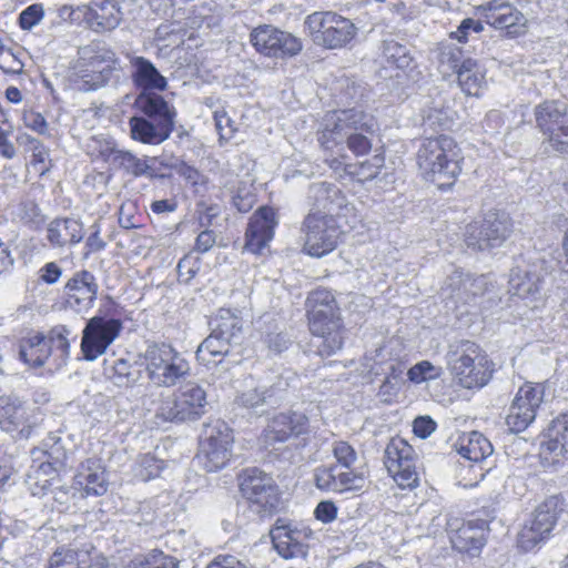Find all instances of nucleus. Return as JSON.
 Listing matches in <instances>:
<instances>
[{
    "label": "nucleus",
    "instance_id": "17",
    "mask_svg": "<svg viewBox=\"0 0 568 568\" xmlns=\"http://www.w3.org/2000/svg\"><path fill=\"white\" fill-rule=\"evenodd\" d=\"M243 496L264 511H271L277 505V493L272 477L257 468L244 470L241 481Z\"/></svg>",
    "mask_w": 568,
    "mask_h": 568
},
{
    "label": "nucleus",
    "instance_id": "4",
    "mask_svg": "<svg viewBox=\"0 0 568 568\" xmlns=\"http://www.w3.org/2000/svg\"><path fill=\"white\" fill-rule=\"evenodd\" d=\"M149 379L160 387H173L190 375L187 359L172 345L154 343L139 355Z\"/></svg>",
    "mask_w": 568,
    "mask_h": 568
},
{
    "label": "nucleus",
    "instance_id": "36",
    "mask_svg": "<svg viewBox=\"0 0 568 568\" xmlns=\"http://www.w3.org/2000/svg\"><path fill=\"white\" fill-rule=\"evenodd\" d=\"M458 453L473 462H480L493 453V445L479 432H470L463 435L458 442Z\"/></svg>",
    "mask_w": 568,
    "mask_h": 568
},
{
    "label": "nucleus",
    "instance_id": "40",
    "mask_svg": "<svg viewBox=\"0 0 568 568\" xmlns=\"http://www.w3.org/2000/svg\"><path fill=\"white\" fill-rule=\"evenodd\" d=\"M114 169L123 170L126 174L134 178L140 176H155V172L148 159H140L130 151L121 150L118 155L113 158Z\"/></svg>",
    "mask_w": 568,
    "mask_h": 568
},
{
    "label": "nucleus",
    "instance_id": "41",
    "mask_svg": "<svg viewBox=\"0 0 568 568\" xmlns=\"http://www.w3.org/2000/svg\"><path fill=\"white\" fill-rule=\"evenodd\" d=\"M210 325L213 332H216L221 337L231 342L241 334L243 320L233 311L221 308L214 318H212Z\"/></svg>",
    "mask_w": 568,
    "mask_h": 568
},
{
    "label": "nucleus",
    "instance_id": "11",
    "mask_svg": "<svg viewBox=\"0 0 568 568\" xmlns=\"http://www.w3.org/2000/svg\"><path fill=\"white\" fill-rule=\"evenodd\" d=\"M561 511L562 503L559 497L551 496L542 501L535 509L531 519L520 530L518 546L524 551H530L547 539Z\"/></svg>",
    "mask_w": 568,
    "mask_h": 568
},
{
    "label": "nucleus",
    "instance_id": "47",
    "mask_svg": "<svg viewBox=\"0 0 568 568\" xmlns=\"http://www.w3.org/2000/svg\"><path fill=\"white\" fill-rule=\"evenodd\" d=\"M111 71L103 69L94 71V69L83 65L77 74L75 85L81 91H93L104 87L111 79Z\"/></svg>",
    "mask_w": 568,
    "mask_h": 568
},
{
    "label": "nucleus",
    "instance_id": "12",
    "mask_svg": "<svg viewBox=\"0 0 568 568\" xmlns=\"http://www.w3.org/2000/svg\"><path fill=\"white\" fill-rule=\"evenodd\" d=\"M233 440L232 430L226 424L217 422L207 426L197 454L200 464L207 471L223 468L230 460Z\"/></svg>",
    "mask_w": 568,
    "mask_h": 568
},
{
    "label": "nucleus",
    "instance_id": "28",
    "mask_svg": "<svg viewBox=\"0 0 568 568\" xmlns=\"http://www.w3.org/2000/svg\"><path fill=\"white\" fill-rule=\"evenodd\" d=\"M83 235V225L75 219H55L47 227V240L54 247L77 244Z\"/></svg>",
    "mask_w": 568,
    "mask_h": 568
},
{
    "label": "nucleus",
    "instance_id": "29",
    "mask_svg": "<svg viewBox=\"0 0 568 568\" xmlns=\"http://www.w3.org/2000/svg\"><path fill=\"white\" fill-rule=\"evenodd\" d=\"M131 138L144 144H160L169 139L174 130L170 122H156L153 124L142 116H133L129 121Z\"/></svg>",
    "mask_w": 568,
    "mask_h": 568
},
{
    "label": "nucleus",
    "instance_id": "1",
    "mask_svg": "<svg viewBox=\"0 0 568 568\" xmlns=\"http://www.w3.org/2000/svg\"><path fill=\"white\" fill-rule=\"evenodd\" d=\"M318 132V142L325 151H345V143L355 155H364L372 149L367 134L375 131L372 115L358 109L338 110L327 113Z\"/></svg>",
    "mask_w": 568,
    "mask_h": 568
},
{
    "label": "nucleus",
    "instance_id": "31",
    "mask_svg": "<svg viewBox=\"0 0 568 568\" xmlns=\"http://www.w3.org/2000/svg\"><path fill=\"white\" fill-rule=\"evenodd\" d=\"M446 285L452 290V296L464 303H469L474 297L483 295L488 288L484 276L471 277L458 271L448 277Z\"/></svg>",
    "mask_w": 568,
    "mask_h": 568
},
{
    "label": "nucleus",
    "instance_id": "10",
    "mask_svg": "<svg viewBox=\"0 0 568 568\" xmlns=\"http://www.w3.org/2000/svg\"><path fill=\"white\" fill-rule=\"evenodd\" d=\"M513 230L514 223L508 213L489 211L481 222L467 225L465 241L474 250L498 247L510 236Z\"/></svg>",
    "mask_w": 568,
    "mask_h": 568
},
{
    "label": "nucleus",
    "instance_id": "49",
    "mask_svg": "<svg viewBox=\"0 0 568 568\" xmlns=\"http://www.w3.org/2000/svg\"><path fill=\"white\" fill-rule=\"evenodd\" d=\"M125 568H179V561L162 551L154 550L145 557H136Z\"/></svg>",
    "mask_w": 568,
    "mask_h": 568
},
{
    "label": "nucleus",
    "instance_id": "13",
    "mask_svg": "<svg viewBox=\"0 0 568 568\" xmlns=\"http://www.w3.org/2000/svg\"><path fill=\"white\" fill-rule=\"evenodd\" d=\"M122 329L119 320L105 316L90 318L82 332L81 351L85 359L94 361L103 355Z\"/></svg>",
    "mask_w": 568,
    "mask_h": 568
},
{
    "label": "nucleus",
    "instance_id": "34",
    "mask_svg": "<svg viewBox=\"0 0 568 568\" xmlns=\"http://www.w3.org/2000/svg\"><path fill=\"white\" fill-rule=\"evenodd\" d=\"M51 354L47 337L40 333L26 337L20 343L19 357L30 367H41Z\"/></svg>",
    "mask_w": 568,
    "mask_h": 568
},
{
    "label": "nucleus",
    "instance_id": "38",
    "mask_svg": "<svg viewBox=\"0 0 568 568\" xmlns=\"http://www.w3.org/2000/svg\"><path fill=\"white\" fill-rule=\"evenodd\" d=\"M82 60L88 68L94 69V71L103 70L104 68L109 69L111 75L119 64L115 52L99 43L84 48L82 50Z\"/></svg>",
    "mask_w": 568,
    "mask_h": 568
},
{
    "label": "nucleus",
    "instance_id": "6",
    "mask_svg": "<svg viewBox=\"0 0 568 568\" xmlns=\"http://www.w3.org/2000/svg\"><path fill=\"white\" fill-rule=\"evenodd\" d=\"M206 405V392L195 383H187L162 398L155 416L163 422L195 420L204 415Z\"/></svg>",
    "mask_w": 568,
    "mask_h": 568
},
{
    "label": "nucleus",
    "instance_id": "24",
    "mask_svg": "<svg viewBox=\"0 0 568 568\" xmlns=\"http://www.w3.org/2000/svg\"><path fill=\"white\" fill-rule=\"evenodd\" d=\"M123 13L115 0H92L84 13L89 28L97 33L110 32L119 27Z\"/></svg>",
    "mask_w": 568,
    "mask_h": 568
},
{
    "label": "nucleus",
    "instance_id": "45",
    "mask_svg": "<svg viewBox=\"0 0 568 568\" xmlns=\"http://www.w3.org/2000/svg\"><path fill=\"white\" fill-rule=\"evenodd\" d=\"M520 398L521 395L515 396L506 417V424L509 427V429L514 433L525 430L536 417L537 408H532L531 405H528L527 407L520 406L518 404V402H520Z\"/></svg>",
    "mask_w": 568,
    "mask_h": 568
},
{
    "label": "nucleus",
    "instance_id": "62",
    "mask_svg": "<svg viewBox=\"0 0 568 568\" xmlns=\"http://www.w3.org/2000/svg\"><path fill=\"white\" fill-rule=\"evenodd\" d=\"M32 144L33 153L30 164L38 174L43 175L50 169L49 151L37 140H32Z\"/></svg>",
    "mask_w": 568,
    "mask_h": 568
},
{
    "label": "nucleus",
    "instance_id": "19",
    "mask_svg": "<svg viewBox=\"0 0 568 568\" xmlns=\"http://www.w3.org/2000/svg\"><path fill=\"white\" fill-rule=\"evenodd\" d=\"M276 225V213L272 207L263 206L257 210L250 219L244 248L253 254H262L273 239Z\"/></svg>",
    "mask_w": 568,
    "mask_h": 568
},
{
    "label": "nucleus",
    "instance_id": "58",
    "mask_svg": "<svg viewBox=\"0 0 568 568\" xmlns=\"http://www.w3.org/2000/svg\"><path fill=\"white\" fill-rule=\"evenodd\" d=\"M438 62L443 73L450 70L457 72L462 63L460 49L454 45H444L438 54Z\"/></svg>",
    "mask_w": 568,
    "mask_h": 568
},
{
    "label": "nucleus",
    "instance_id": "42",
    "mask_svg": "<svg viewBox=\"0 0 568 568\" xmlns=\"http://www.w3.org/2000/svg\"><path fill=\"white\" fill-rule=\"evenodd\" d=\"M23 417L22 402L13 395L0 396V427L3 430H14Z\"/></svg>",
    "mask_w": 568,
    "mask_h": 568
},
{
    "label": "nucleus",
    "instance_id": "35",
    "mask_svg": "<svg viewBox=\"0 0 568 568\" xmlns=\"http://www.w3.org/2000/svg\"><path fill=\"white\" fill-rule=\"evenodd\" d=\"M383 59L386 62V65H384L379 72L382 78L388 77V69L394 68L399 71H404L409 68L413 62L409 49L395 40H385L383 42ZM389 78L398 79L400 78V73L396 72L395 75L389 74Z\"/></svg>",
    "mask_w": 568,
    "mask_h": 568
},
{
    "label": "nucleus",
    "instance_id": "27",
    "mask_svg": "<svg viewBox=\"0 0 568 568\" xmlns=\"http://www.w3.org/2000/svg\"><path fill=\"white\" fill-rule=\"evenodd\" d=\"M129 61L132 81L142 92L162 91L166 88V79L150 60L144 57L130 55Z\"/></svg>",
    "mask_w": 568,
    "mask_h": 568
},
{
    "label": "nucleus",
    "instance_id": "43",
    "mask_svg": "<svg viewBox=\"0 0 568 568\" xmlns=\"http://www.w3.org/2000/svg\"><path fill=\"white\" fill-rule=\"evenodd\" d=\"M452 542L458 550L475 555L483 548L485 540L481 531L467 524L453 535Z\"/></svg>",
    "mask_w": 568,
    "mask_h": 568
},
{
    "label": "nucleus",
    "instance_id": "44",
    "mask_svg": "<svg viewBox=\"0 0 568 568\" xmlns=\"http://www.w3.org/2000/svg\"><path fill=\"white\" fill-rule=\"evenodd\" d=\"M520 398L521 395L515 396L506 417V424L509 427V429L514 433L525 430L536 417L537 408H532L531 405H528L527 407L520 406L518 404V402H520Z\"/></svg>",
    "mask_w": 568,
    "mask_h": 568
},
{
    "label": "nucleus",
    "instance_id": "32",
    "mask_svg": "<svg viewBox=\"0 0 568 568\" xmlns=\"http://www.w3.org/2000/svg\"><path fill=\"white\" fill-rule=\"evenodd\" d=\"M486 70L471 58L464 59L457 70V79L462 90L473 97H479L486 85Z\"/></svg>",
    "mask_w": 568,
    "mask_h": 568
},
{
    "label": "nucleus",
    "instance_id": "22",
    "mask_svg": "<svg viewBox=\"0 0 568 568\" xmlns=\"http://www.w3.org/2000/svg\"><path fill=\"white\" fill-rule=\"evenodd\" d=\"M98 293L93 274L88 271L77 273L65 285V304L77 313L89 311Z\"/></svg>",
    "mask_w": 568,
    "mask_h": 568
},
{
    "label": "nucleus",
    "instance_id": "63",
    "mask_svg": "<svg viewBox=\"0 0 568 568\" xmlns=\"http://www.w3.org/2000/svg\"><path fill=\"white\" fill-rule=\"evenodd\" d=\"M336 467H321L315 471V484L320 489L336 493Z\"/></svg>",
    "mask_w": 568,
    "mask_h": 568
},
{
    "label": "nucleus",
    "instance_id": "57",
    "mask_svg": "<svg viewBox=\"0 0 568 568\" xmlns=\"http://www.w3.org/2000/svg\"><path fill=\"white\" fill-rule=\"evenodd\" d=\"M70 334V331L63 326H55L50 331L49 337L47 338L49 345L55 348L60 354V358L62 361H65V358L69 355V341L68 335Z\"/></svg>",
    "mask_w": 568,
    "mask_h": 568
},
{
    "label": "nucleus",
    "instance_id": "30",
    "mask_svg": "<svg viewBox=\"0 0 568 568\" xmlns=\"http://www.w3.org/2000/svg\"><path fill=\"white\" fill-rule=\"evenodd\" d=\"M273 379H278V377L274 376L258 381L251 378L246 388L237 395V403L246 408H257L270 403L276 390V383Z\"/></svg>",
    "mask_w": 568,
    "mask_h": 568
},
{
    "label": "nucleus",
    "instance_id": "52",
    "mask_svg": "<svg viewBox=\"0 0 568 568\" xmlns=\"http://www.w3.org/2000/svg\"><path fill=\"white\" fill-rule=\"evenodd\" d=\"M442 367L435 366L428 361H422L408 369L407 377L414 384H422L428 381L437 379L442 376Z\"/></svg>",
    "mask_w": 568,
    "mask_h": 568
},
{
    "label": "nucleus",
    "instance_id": "23",
    "mask_svg": "<svg viewBox=\"0 0 568 568\" xmlns=\"http://www.w3.org/2000/svg\"><path fill=\"white\" fill-rule=\"evenodd\" d=\"M545 275V262L537 258L513 268L509 283L516 295L529 297L539 293Z\"/></svg>",
    "mask_w": 568,
    "mask_h": 568
},
{
    "label": "nucleus",
    "instance_id": "18",
    "mask_svg": "<svg viewBox=\"0 0 568 568\" xmlns=\"http://www.w3.org/2000/svg\"><path fill=\"white\" fill-rule=\"evenodd\" d=\"M275 550L285 559L303 557L307 554L308 531L293 526L285 519H277L271 529Z\"/></svg>",
    "mask_w": 568,
    "mask_h": 568
},
{
    "label": "nucleus",
    "instance_id": "33",
    "mask_svg": "<svg viewBox=\"0 0 568 568\" xmlns=\"http://www.w3.org/2000/svg\"><path fill=\"white\" fill-rule=\"evenodd\" d=\"M135 105L142 113L158 122L169 121L170 126L174 129L176 112L163 97L151 91L141 92L135 100Z\"/></svg>",
    "mask_w": 568,
    "mask_h": 568
},
{
    "label": "nucleus",
    "instance_id": "37",
    "mask_svg": "<svg viewBox=\"0 0 568 568\" xmlns=\"http://www.w3.org/2000/svg\"><path fill=\"white\" fill-rule=\"evenodd\" d=\"M230 341L221 337L216 332L211 334L199 345L196 349V359L209 366L221 363L223 356L230 352Z\"/></svg>",
    "mask_w": 568,
    "mask_h": 568
},
{
    "label": "nucleus",
    "instance_id": "9",
    "mask_svg": "<svg viewBox=\"0 0 568 568\" xmlns=\"http://www.w3.org/2000/svg\"><path fill=\"white\" fill-rule=\"evenodd\" d=\"M418 456L403 438H392L384 450V465L402 489H414L419 485Z\"/></svg>",
    "mask_w": 568,
    "mask_h": 568
},
{
    "label": "nucleus",
    "instance_id": "5",
    "mask_svg": "<svg viewBox=\"0 0 568 568\" xmlns=\"http://www.w3.org/2000/svg\"><path fill=\"white\" fill-rule=\"evenodd\" d=\"M312 41L325 49H339L349 43L357 33V28L347 18L332 11H318L305 20Z\"/></svg>",
    "mask_w": 568,
    "mask_h": 568
},
{
    "label": "nucleus",
    "instance_id": "46",
    "mask_svg": "<svg viewBox=\"0 0 568 568\" xmlns=\"http://www.w3.org/2000/svg\"><path fill=\"white\" fill-rule=\"evenodd\" d=\"M306 305L307 314H314L316 317L315 323H318V318L324 312L339 311L334 295L325 288L313 291L307 297Z\"/></svg>",
    "mask_w": 568,
    "mask_h": 568
},
{
    "label": "nucleus",
    "instance_id": "54",
    "mask_svg": "<svg viewBox=\"0 0 568 568\" xmlns=\"http://www.w3.org/2000/svg\"><path fill=\"white\" fill-rule=\"evenodd\" d=\"M544 394L545 388L541 384L527 383L518 389L516 396L521 395L520 402H518L520 406L531 405L532 408H538L544 400Z\"/></svg>",
    "mask_w": 568,
    "mask_h": 568
},
{
    "label": "nucleus",
    "instance_id": "56",
    "mask_svg": "<svg viewBox=\"0 0 568 568\" xmlns=\"http://www.w3.org/2000/svg\"><path fill=\"white\" fill-rule=\"evenodd\" d=\"M365 485V478L359 473L352 470L339 471L336 469V493L359 490Z\"/></svg>",
    "mask_w": 568,
    "mask_h": 568
},
{
    "label": "nucleus",
    "instance_id": "15",
    "mask_svg": "<svg viewBox=\"0 0 568 568\" xmlns=\"http://www.w3.org/2000/svg\"><path fill=\"white\" fill-rule=\"evenodd\" d=\"M307 199L315 206L323 209L325 215L345 219L346 224L353 225L357 221L356 210L342 191L327 182L314 183L310 186Z\"/></svg>",
    "mask_w": 568,
    "mask_h": 568
},
{
    "label": "nucleus",
    "instance_id": "60",
    "mask_svg": "<svg viewBox=\"0 0 568 568\" xmlns=\"http://www.w3.org/2000/svg\"><path fill=\"white\" fill-rule=\"evenodd\" d=\"M201 261L199 257L192 254L185 255L178 263V275L179 280L184 283H189L200 271Z\"/></svg>",
    "mask_w": 568,
    "mask_h": 568
},
{
    "label": "nucleus",
    "instance_id": "20",
    "mask_svg": "<svg viewBox=\"0 0 568 568\" xmlns=\"http://www.w3.org/2000/svg\"><path fill=\"white\" fill-rule=\"evenodd\" d=\"M540 457L546 465H558L568 459V412L552 420L546 440L541 443Z\"/></svg>",
    "mask_w": 568,
    "mask_h": 568
},
{
    "label": "nucleus",
    "instance_id": "7",
    "mask_svg": "<svg viewBox=\"0 0 568 568\" xmlns=\"http://www.w3.org/2000/svg\"><path fill=\"white\" fill-rule=\"evenodd\" d=\"M537 129L557 152L568 154V102L546 100L534 109Z\"/></svg>",
    "mask_w": 568,
    "mask_h": 568
},
{
    "label": "nucleus",
    "instance_id": "48",
    "mask_svg": "<svg viewBox=\"0 0 568 568\" xmlns=\"http://www.w3.org/2000/svg\"><path fill=\"white\" fill-rule=\"evenodd\" d=\"M140 371L134 369L124 358H119L114 362L110 374L111 381L119 387H130L135 385L140 379Z\"/></svg>",
    "mask_w": 568,
    "mask_h": 568
},
{
    "label": "nucleus",
    "instance_id": "16",
    "mask_svg": "<svg viewBox=\"0 0 568 568\" xmlns=\"http://www.w3.org/2000/svg\"><path fill=\"white\" fill-rule=\"evenodd\" d=\"M314 314H308L310 329L315 336L314 346L321 356H331L343 346L339 311L324 312L315 323Z\"/></svg>",
    "mask_w": 568,
    "mask_h": 568
},
{
    "label": "nucleus",
    "instance_id": "51",
    "mask_svg": "<svg viewBox=\"0 0 568 568\" xmlns=\"http://www.w3.org/2000/svg\"><path fill=\"white\" fill-rule=\"evenodd\" d=\"M385 159L382 154H375L369 160L354 164L353 179L364 183L376 178L384 166Z\"/></svg>",
    "mask_w": 568,
    "mask_h": 568
},
{
    "label": "nucleus",
    "instance_id": "14",
    "mask_svg": "<svg viewBox=\"0 0 568 568\" xmlns=\"http://www.w3.org/2000/svg\"><path fill=\"white\" fill-rule=\"evenodd\" d=\"M251 42L258 52L272 58L294 57L303 48L298 38L271 26L254 29L251 33Z\"/></svg>",
    "mask_w": 568,
    "mask_h": 568
},
{
    "label": "nucleus",
    "instance_id": "53",
    "mask_svg": "<svg viewBox=\"0 0 568 568\" xmlns=\"http://www.w3.org/2000/svg\"><path fill=\"white\" fill-rule=\"evenodd\" d=\"M325 162L339 179L346 175L353 176L354 164L347 163L348 156L344 151L334 149L333 151H326Z\"/></svg>",
    "mask_w": 568,
    "mask_h": 568
},
{
    "label": "nucleus",
    "instance_id": "8",
    "mask_svg": "<svg viewBox=\"0 0 568 568\" xmlns=\"http://www.w3.org/2000/svg\"><path fill=\"white\" fill-rule=\"evenodd\" d=\"M303 240V252L322 257L331 253L338 244L341 237L339 226L335 217L322 214V212H310L301 225Z\"/></svg>",
    "mask_w": 568,
    "mask_h": 568
},
{
    "label": "nucleus",
    "instance_id": "59",
    "mask_svg": "<svg viewBox=\"0 0 568 568\" xmlns=\"http://www.w3.org/2000/svg\"><path fill=\"white\" fill-rule=\"evenodd\" d=\"M44 17V9L41 3H33L27 7L19 16V26L23 30H31L41 22Z\"/></svg>",
    "mask_w": 568,
    "mask_h": 568
},
{
    "label": "nucleus",
    "instance_id": "26",
    "mask_svg": "<svg viewBox=\"0 0 568 568\" xmlns=\"http://www.w3.org/2000/svg\"><path fill=\"white\" fill-rule=\"evenodd\" d=\"M308 419L298 413L280 414L275 416L265 430L267 443L285 442L291 436H297L306 432Z\"/></svg>",
    "mask_w": 568,
    "mask_h": 568
},
{
    "label": "nucleus",
    "instance_id": "39",
    "mask_svg": "<svg viewBox=\"0 0 568 568\" xmlns=\"http://www.w3.org/2000/svg\"><path fill=\"white\" fill-rule=\"evenodd\" d=\"M456 113L445 105L443 100H434L423 110V124L430 130L450 129Z\"/></svg>",
    "mask_w": 568,
    "mask_h": 568
},
{
    "label": "nucleus",
    "instance_id": "2",
    "mask_svg": "<svg viewBox=\"0 0 568 568\" xmlns=\"http://www.w3.org/2000/svg\"><path fill=\"white\" fill-rule=\"evenodd\" d=\"M462 152L455 140L448 135L427 138L417 153L422 175L439 189L450 186L462 172Z\"/></svg>",
    "mask_w": 568,
    "mask_h": 568
},
{
    "label": "nucleus",
    "instance_id": "61",
    "mask_svg": "<svg viewBox=\"0 0 568 568\" xmlns=\"http://www.w3.org/2000/svg\"><path fill=\"white\" fill-rule=\"evenodd\" d=\"M333 454L337 463L345 468H351L357 460L356 450L347 442H335L333 444Z\"/></svg>",
    "mask_w": 568,
    "mask_h": 568
},
{
    "label": "nucleus",
    "instance_id": "64",
    "mask_svg": "<svg viewBox=\"0 0 568 568\" xmlns=\"http://www.w3.org/2000/svg\"><path fill=\"white\" fill-rule=\"evenodd\" d=\"M45 473V466L41 465L33 474L29 475V489L33 496H43L47 494L51 486V481L48 478H42Z\"/></svg>",
    "mask_w": 568,
    "mask_h": 568
},
{
    "label": "nucleus",
    "instance_id": "25",
    "mask_svg": "<svg viewBox=\"0 0 568 568\" xmlns=\"http://www.w3.org/2000/svg\"><path fill=\"white\" fill-rule=\"evenodd\" d=\"M74 483L87 496L104 495L109 483L102 462L98 458H88L81 463L74 476Z\"/></svg>",
    "mask_w": 568,
    "mask_h": 568
},
{
    "label": "nucleus",
    "instance_id": "50",
    "mask_svg": "<svg viewBox=\"0 0 568 568\" xmlns=\"http://www.w3.org/2000/svg\"><path fill=\"white\" fill-rule=\"evenodd\" d=\"M163 469V462L158 459L151 454L142 455L135 464L134 476L135 478L148 481L158 477Z\"/></svg>",
    "mask_w": 568,
    "mask_h": 568
},
{
    "label": "nucleus",
    "instance_id": "55",
    "mask_svg": "<svg viewBox=\"0 0 568 568\" xmlns=\"http://www.w3.org/2000/svg\"><path fill=\"white\" fill-rule=\"evenodd\" d=\"M80 554L73 549H60L52 554L48 568H83Z\"/></svg>",
    "mask_w": 568,
    "mask_h": 568
},
{
    "label": "nucleus",
    "instance_id": "3",
    "mask_svg": "<svg viewBox=\"0 0 568 568\" xmlns=\"http://www.w3.org/2000/svg\"><path fill=\"white\" fill-rule=\"evenodd\" d=\"M447 365L454 381L467 389L485 386L494 372V363L486 352L470 341L449 345Z\"/></svg>",
    "mask_w": 568,
    "mask_h": 568
},
{
    "label": "nucleus",
    "instance_id": "21",
    "mask_svg": "<svg viewBox=\"0 0 568 568\" xmlns=\"http://www.w3.org/2000/svg\"><path fill=\"white\" fill-rule=\"evenodd\" d=\"M476 13L487 24L495 29L510 30L525 24L524 14L511 3L505 0H491L476 8ZM513 32H517L514 30Z\"/></svg>",
    "mask_w": 568,
    "mask_h": 568
}]
</instances>
